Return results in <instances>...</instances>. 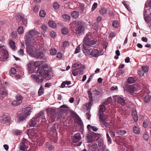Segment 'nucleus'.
Masks as SVG:
<instances>
[{
	"mask_svg": "<svg viewBox=\"0 0 151 151\" xmlns=\"http://www.w3.org/2000/svg\"><path fill=\"white\" fill-rule=\"evenodd\" d=\"M97 4L96 3H94L92 5V7L91 8V10L93 11L96 8L97 6Z\"/></svg>",
	"mask_w": 151,
	"mask_h": 151,
	"instance_id": "5fc2aeb1",
	"label": "nucleus"
},
{
	"mask_svg": "<svg viewBox=\"0 0 151 151\" xmlns=\"http://www.w3.org/2000/svg\"><path fill=\"white\" fill-rule=\"evenodd\" d=\"M44 110H42L37 115H35V117L38 119V120L40 121V117H41L42 119H45V117L44 116Z\"/></svg>",
	"mask_w": 151,
	"mask_h": 151,
	"instance_id": "f3484780",
	"label": "nucleus"
},
{
	"mask_svg": "<svg viewBox=\"0 0 151 151\" xmlns=\"http://www.w3.org/2000/svg\"><path fill=\"white\" fill-rule=\"evenodd\" d=\"M142 70L144 72L146 73L147 72L148 70V67L147 66H144L142 67Z\"/></svg>",
	"mask_w": 151,
	"mask_h": 151,
	"instance_id": "de8ad7c7",
	"label": "nucleus"
},
{
	"mask_svg": "<svg viewBox=\"0 0 151 151\" xmlns=\"http://www.w3.org/2000/svg\"><path fill=\"white\" fill-rule=\"evenodd\" d=\"M99 114L101 122L106 127H107L108 123L105 121L106 119L104 114L103 113Z\"/></svg>",
	"mask_w": 151,
	"mask_h": 151,
	"instance_id": "ddd939ff",
	"label": "nucleus"
},
{
	"mask_svg": "<svg viewBox=\"0 0 151 151\" xmlns=\"http://www.w3.org/2000/svg\"><path fill=\"white\" fill-rule=\"evenodd\" d=\"M22 133V131L19 130H16L15 131L14 134L16 135H20Z\"/></svg>",
	"mask_w": 151,
	"mask_h": 151,
	"instance_id": "13d9d810",
	"label": "nucleus"
},
{
	"mask_svg": "<svg viewBox=\"0 0 151 151\" xmlns=\"http://www.w3.org/2000/svg\"><path fill=\"white\" fill-rule=\"evenodd\" d=\"M87 141L88 142H91L92 140V137L90 135L87 136Z\"/></svg>",
	"mask_w": 151,
	"mask_h": 151,
	"instance_id": "4d7b16f0",
	"label": "nucleus"
},
{
	"mask_svg": "<svg viewBox=\"0 0 151 151\" xmlns=\"http://www.w3.org/2000/svg\"><path fill=\"white\" fill-rule=\"evenodd\" d=\"M31 112L30 110L25 111L24 112L20 113L17 116L18 121L19 122L23 121L30 114Z\"/></svg>",
	"mask_w": 151,
	"mask_h": 151,
	"instance_id": "7ed1b4c3",
	"label": "nucleus"
},
{
	"mask_svg": "<svg viewBox=\"0 0 151 151\" xmlns=\"http://www.w3.org/2000/svg\"><path fill=\"white\" fill-rule=\"evenodd\" d=\"M85 41V37L84 38L83 40V45H79L76 48V49L74 52V54H77L79 53L80 51V46H83V51L84 53H85V47H84V41Z\"/></svg>",
	"mask_w": 151,
	"mask_h": 151,
	"instance_id": "dca6fc26",
	"label": "nucleus"
},
{
	"mask_svg": "<svg viewBox=\"0 0 151 151\" xmlns=\"http://www.w3.org/2000/svg\"><path fill=\"white\" fill-rule=\"evenodd\" d=\"M144 19L145 21L147 22H149L151 21V13H150V16H147L145 17Z\"/></svg>",
	"mask_w": 151,
	"mask_h": 151,
	"instance_id": "4c0bfd02",
	"label": "nucleus"
},
{
	"mask_svg": "<svg viewBox=\"0 0 151 151\" xmlns=\"http://www.w3.org/2000/svg\"><path fill=\"white\" fill-rule=\"evenodd\" d=\"M57 52L56 49L54 48H52L50 50V53L52 55H55Z\"/></svg>",
	"mask_w": 151,
	"mask_h": 151,
	"instance_id": "37998d69",
	"label": "nucleus"
},
{
	"mask_svg": "<svg viewBox=\"0 0 151 151\" xmlns=\"http://www.w3.org/2000/svg\"><path fill=\"white\" fill-rule=\"evenodd\" d=\"M116 132L117 134L120 135H124L127 133V132L125 130H116Z\"/></svg>",
	"mask_w": 151,
	"mask_h": 151,
	"instance_id": "72a5a7b5",
	"label": "nucleus"
},
{
	"mask_svg": "<svg viewBox=\"0 0 151 151\" xmlns=\"http://www.w3.org/2000/svg\"><path fill=\"white\" fill-rule=\"evenodd\" d=\"M34 11L35 12H37L39 11V8L37 6H35L34 8Z\"/></svg>",
	"mask_w": 151,
	"mask_h": 151,
	"instance_id": "774afa93",
	"label": "nucleus"
},
{
	"mask_svg": "<svg viewBox=\"0 0 151 151\" xmlns=\"http://www.w3.org/2000/svg\"><path fill=\"white\" fill-rule=\"evenodd\" d=\"M134 81V79L133 77H129L127 79V82L129 83H133Z\"/></svg>",
	"mask_w": 151,
	"mask_h": 151,
	"instance_id": "79ce46f5",
	"label": "nucleus"
},
{
	"mask_svg": "<svg viewBox=\"0 0 151 151\" xmlns=\"http://www.w3.org/2000/svg\"><path fill=\"white\" fill-rule=\"evenodd\" d=\"M62 17L64 21L65 22H68L70 19V16L67 14H65L63 15Z\"/></svg>",
	"mask_w": 151,
	"mask_h": 151,
	"instance_id": "393cba45",
	"label": "nucleus"
},
{
	"mask_svg": "<svg viewBox=\"0 0 151 151\" xmlns=\"http://www.w3.org/2000/svg\"><path fill=\"white\" fill-rule=\"evenodd\" d=\"M46 145V147L48 149V150H53L54 147L51 144L47 142Z\"/></svg>",
	"mask_w": 151,
	"mask_h": 151,
	"instance_id": "ea45409f",
	"label": "nucleus"
},
{
	"mask_svg": "<svg viewBox=\"0 0 151 151\" xmlns=\"http://www.w3.org/2000/svg\"><path fill=\"white\" fill-rule=\"evenodd\" d=\"M151 97L148 94H147L144 98V100L145 103H148L150 100Z\"/></svg>",
	"mask_w": 151,
	"mask_h": 151,
	"instance_id": "c756f323",
	"label": "nucleus"
},
{
	"mask_svg": "<svg viewBox=\"0 0 151 151\" xmlns=\"http://www.w3.org/2000/svg\"><path fill=\"white\" fill-rule=\"evenodd\" d=\"M80 134L79 133H77L71 137L70 141L71 144L75 145L80 146L81 144V142H79L80 139Z\"/></svg>",
	"mask_w": 151,
	"mask_h": 151,
	"instance_id": "f03ea898",
	"label": "nucleus"
},
{
	"mask_svg": "<svg viewBox=\"0 0 151 151\" xmlns=\"http://www.w3.org/2000/svg\"><path fill=\"white\" fill-rule=\"evenodd\" d=\"M8 52L7 51H4L3 53V59L6 60L8 58Z\"/></svg>",
	"mask_w": 151,
	"mask_h": 151,
	"instance_id": "7c9ffc66",
	"label": "nucleus"
},
{
	"mask_svg": "<svg viewBox=\"0 0 151 151\" xmlns=\"http://www.w3.org/2000/svg\"><path fill=\"white\" fill-rule=\"evenodd\" d=\"M99 114L103 113V112L105 110V107L104 105V104L100 105L99 107Z\"/></svg>",
	"mask_w": 151,
	"mask_h": 151,
	"instance_id": "5701e85b",
	"label": "nucleus"
},
{
	"mask_svg": "<svg viewBox=\"0 0 151 151\" xmlns=\"http://www.w3.org/2000/svg\"><path fill=\"white\" fill-rule=\"evenodd\" d=\"M18 53L21 56H23L24 54V52L23 49H20L18 51Z\"/></svg>",
	"mask_w": 151,
	"mask_h": 151,
	"instance_id": "338daca9",
	"label": "nucleus"
},
{
	"mask_svg": "<svg viewBox=\"0 0 151 151\" xmlns=\"http://www.w3.org/2000/svg\"><path fill=\"white\" fill-rule=\"evenodd\" d=\"M149 124V122L147 120L144 121L143 123V126L145 128H147Z\"/></svg>",
	"mask_w": 151,
	"mask_h": 151,
	"instance_id": "09e8293b",
	"label": "nucleus"
},
{
	"mask_svg": "<svg viewBox=\"0 0 151 151\" xmlns=\"http://www.w3.org/2000/svg\"><path fill=\"white\" fill-rule=\"evenodd\" d=\"M46 110L48 116L51 118L54 116L56 114V111L54 109L47 108Z\"/></svg>",
	"mask_w": 151,
	"mask_h": 151,
	"instance_id": "f8f14e48",
	"label": "nucleus"
},
{
	"mask_svg": "<svg viewBox=\"0 0 151 151\" xmlns=\"http://www.w3.org/2000/svg\"><path fill=\"white\" fill-rule=\"evenodd\" d=\"M71 15L74 18L76 19L79 16V13L78 12L75 11L71 12Z\"/></svg>",
	"mask_w": 151,
	"mask_h": 151,
	"instance_id": "aec40b11",
	"label": "nucleus"
},
{
	"mask_svg": "<svg viewBox=\"0 0 151 151\" xmlns=\"http://www.w3.org/2000/svg\"><path fill=\"white\" fill-rule=\"evenodd\" d=\"M91 52L89 50L86 49V55H90Z\"/></svg>",
	"mask_w": 151,
	"mask_h": 151,
	"instance_id": "69168bd1",
	"label": "nucleus"
},
{
	"mask_svg": "<svg viewBox=\"0 0 151 151\" xmlns=\"http://www.w3.org/2000/svg\"><path fill=\"white\" fill-rule=\"evenodd\" d=\"M48 77L44 76L43 75H39L36 76L34 74H32L31 75V77L37 83H42L44 80Z\"/></svg>",
	"mask_w": 151,
	"mask_h": 151,
	"instance_id": "20e7f679",
	"label": "nucleus"
},
{
	"mask_svg": "<svg viewBox=\"0 0 151 151\" xmlns=\"http://www.w3.org/2000/svg\"><path fill=\"white\" fill-rule=\"evenodd\" d=\"M53 6L55 9H58L59 7V5L57 2H55L53 3Z\"/></svg>",
	"mask_w": 151,
	"mask_h": 151,
	"instance_id": "3c124183",
	"label": "nucleus"
},
{
	"mask_svg": "<svg viewBox=\"0 0 151 151\" xmlns=\"http://www.w3.org/2000/svg\"><path fill=\"white\" fill-rule=\"evenodd\" d=\"M132 114L133 119L135 122H137L138 120L137 112L136 109H134L132 111Z\"/></svg>",
	"mask_w": 151,
	"mask_h": 151,
	"instance_id": "6ab92c4d",
	"label": "nucleus"
},
{
	"mask_svg": "<svg viewBox=\"0 0 151 151\" xmlns=\"http://www.w3.org/2000/svg\"><path fill=\"white\" fill-rule=\"evenodd\" d=\"M10 72L11 73L14 74L16 72V69L14 68H12L10 70Z\"/></svg>",
	"mask_w": 151,
	"mask_h": 151,
	"instance_id": "6e6d98bb",
	"label": "nucleus"
},
{
	"mask_svg": "<svg viewBox=\"0 0 151 151\" xmlns=\"http://www.w3.org/2000/svg\"><path fill=\"white\" fill-rule=\"evenodd\" d=\"M78 65L77 64H75L73 65L72 74L74 76H76L81 74L80 69H79L78 68H76V67Z\"/></svg>",
	"mask_w": 151,
	"mask_h": 151,
	"instance_id": "6e6552de",
	"label": "nucleus"
},
{
	"mask_svg": "<svg viewBox=\"0 0 151 151\" xmlns=\"http://www.w3.org/2000/svg\"><path fill=\"white\" fill-rule=\"evenodd\" d=\"M68 108V107L67 106H66L65 104L61 106L60 107V108H59V110L60 111H63V110H62L61 109H60L61 108Z\"/></svg>",
	"mask_w": 151,
	"mask_h": 151,
	"instance_id": "e2e57ef3",
	"label": "nucleus"
},
{
	"mask_svg": "<svg viewBox=\"0 0 151 151\" xmlns=\"http://www.w3.org/2000/svg\"><path fill=\"white\" fill-rule=\"evenodd\" d=\"M50 36L54 38L56 36V34L54 31L51 32L50 33Z\"/></svg>",
	"mask_w": 151,
	"mask_h": 151,
	"instance_id": "bf43d9fd",
	"label": "nucleus"
},
{
	"mask_svg": "<svg viewBox=\"0 0 151 151\" xmlns=\"http://www.w3.org/2000/svg\"><path fill=\"white\" fill-rule=\"evenodd\" d=\"M9 45L11 48L13 50L15 49V42L12 40H10L9 42Z\"/></svg>",
	"mask_w": 151,
	"mask_h": 151,
	"instance_id": "473e14b6",
	"label": "nucleus"
},
{
	"mask_svg": "<svg viewBox=\"0 0 151 151\" xmlns=\"http://www.w3.org/2000/svg\"><path fill=\"white\" fill-rule=\"evenodd\" d=\"M69 42L68 41H65L64 42L63 44V47H66V46H68Z\"/></svg>",
	"mask_w": 151,
	"mask_h": 151,
	"instance_id": "680f3d73",
	"label": "nucleus"
},
{
	"mask_svg": "<svg viewBox=\"0 0 151 151\" xmlns=\"http://www.w3.org/2000/svg\"><path fill=\"white\" fill-rule=\"evenodd\" d=\"M74 121L75 122L77 123L79 125H81L83 124L81 120L78 116H75Z\"/></svg>",
	"mask_w": 151,
	"mask_h": 151,
	"instance_id": "4be33fe9",
	"label": "nucleus"
},
{
	"mask_svg": "<svg viewBox=\"0 0 151 151\" xmlns=\"http://www.w3.org/2000/svg\"><path fill=\"white\" fill-rule=\"evenodd\" d=\"M39 15L40 17H43L46 15V12L44 10H42L40 11L39 12Z\"/></svg>",
	"mask_w": 151,
	"mask_h": 151,
	"instance_id": "58836bf2",
	"label": "nucleus"
},
{
	"mask_svg": "<svg viewBox=\"0 0 151 151\" xmlns=\"http://www.w3.org/2000/svg\"><path fill=\"white\" fill-rule=\"evenodd\" d=\"M41 62L40 61H36V62H34V64L35 67H38L41 64Z\"/></svg>",
	"mask_w": 151,
	"mask_h": 151,
	"instance_id": "864d4df0",
	"label": "nucleus"
},
{
	"mask_svg": "<svg viewBox=\"0 0 151 151\" xmlns=\"http://www.w3.org/2000/svg\"><path fill=\"white\" fill-rule=\"evenodd\" d=\"M57 57L59 59H61L62 58V54L60 52H58L57 54Z\"/></svg>",
	"mask_w": 151,
	"mask_h": 151,
	"instance_id": "0e129e2a",
	"label": "nucleus"
},
{
	"mask_svg": "<svg viewBox=\"0 0 151 151\" xmlns=\"http://www.w3.org/2000/svg\"><path fill=\"white\" fill-rule=\"evenodd\" d=\"M113 97L115 100H117L118 102L122 105H124L126 103L125 100L119 96L115 95Z\"/></svg>",
	"mask_w": 151,
	"mask_h": 151,
	"instance_id": "1a4fd4ad",
	"label": "nucleus"
},
{
	"mask_svg": "<svg viewBox=\"0 0 151 151\" xmlns=\"http://www.w3.org/2000/svg\"><path fill=\"white\" fill-rule=\"evenodd\" d=\"M44 88L43 87L41 86L38 91V93L39 96L42 95L44 92Z\"/></svg>",
	"mask_w": 151,
	"mask_h": 151,
	"instance_id": "c9c22d12",
	"label": "nucleus"
},
{
	"mask_svg": "<svg viewBox=\"0 0 151 151\" xmlns=\"http://www.w3.org/2000/svg\"><path fill=\"white\" fill-rule=\"evenodd\" d=\"M107 10L106 8H101L99 11V14L101 15H104L106 14L107 12Z\"/></svg>",
	"mask_w": 151,
	"mask_h": 151,
	"instance_id": "bb28decb",
	"label": "nucleus"
},
{
	"mask_svg": "<svg viewBox=\"0 0 151 151\" xmlns=\"http://www.w3.org/2000/svg\"><path fill=\"white\" fill-rule=\"evenodd\" d=\"M0 94L2 95H5L7 94V92L4 87H3L0 89Z\"/></svg>",
	"mask_w": 151,
	"mask_h": 151,
	"instance_id": "2f4dec72",
	"label": "nucleus"
},
{
	"mask_svg": "<svg viewBox=\"0 0 151 151\" xmlns=\"http://www.w3.org/2000/svg\"><path fill=\"white\" fill-rule=\"evenodd\" d=\"M47 69V68L42 66L37 70V72L40 74V75H43L44 76H48L49 74Z\"/></svg>",
	"mask_w": 151,
	"mask_h": 151,
	"instance_id": "423d86ee",
	"label": "nucleus"
},
{
	"mask_svg": "<svg viewBox=\"0 0 151 151\" xmlns=\"http://www.w3.org/2000/svg\"><path fill=\"white\" fill-rule=\"evenodd\" d=\"M20 20L22 21V22L23 23V24L25 25L27 24V19L25 18V17L24 16H20Z\"/></svg>",
	"mask_w": 151,
	"mask_h": 151,
	"instance_id": "f704fd0d",
	"label": "nucleus"
},
{
	"mask_svg": "<svg viewBox=\"0 0 151 151\" xmlns=\"http://www.w3.org/2000/svg\"><path fill=\"white\" fill-rule=\"evenodd\" d=\"M99 51L98 50L96 49L93 50L91 52L90 55H92V56L96 57L98 55Z\"/></svg>",
	"mask_w": 151,
	"mask_h": 151,
	"instance_id": "b1692460",
	"label": "nucleus"
},
{
	"mask_svg": "<svg viewBox=\"0 0 151 151\" xmlns=\"http://www.w3.org/2000/svg\"><path fill=\"white\" fill-rule=\"evenodd\" d=\"M41 28L44 31H46L47 29V26L45 24H43Z\"/></svg>",
	"mask_w": 151,
	"mask_h": 151,
	"instance_id": "052dcab7",
	"label": "nucleus"
},
{
	"mask_svg": "<svg viewBox=\"0 0 151 151\" xmlns=\"http://www.w3.org/2000/svg\"><path fill=\"white\" fill-rule=\"evenodd\" d=\"M50 27L52 28H55L56 27V24L54 21H49L48 22Z\"/></svg>",
	"mask_w": 151,
	"mask_h": 151,
	"instance_id": "cd10ccee",
	"label": "nucleus"
},
{
	"mask_svg": "<svg viewBox=\"0 0 151 151\" xmlns=\"http://www.w3.org/2000/svg\"><path fill=\"white\" fill-rule=\"evenodd\" d=\"M124 71L123 70H120L118 73L116 74V76L117 77H119L122 76L124 73Z\"/></svg>",
	"mask_w": 151,
	"mask_h": 151,
	"instance_id": "a18cd8bd",
	"label": "nucleus"
},
{
	"mask_svg": "<svg viewBox=\"0 0 151 151\" xmlns=\"http://www.w3.org/2000/svg\"><path fill=\"white\" fill-rule=\"evenodd\" d=\"M135 90H136V88L133 85H130L127 88V91L132 95L134 94Z\"/></svg>",
	"mask_w": 151,
	"mask_h": 151,
	"instance_id": "a211bd4d",
	"label": "nucleus"
},
{
	"mask_svg": "<svg viewBox=\"0 0 151 151\" xmlns=\"http://www.w3.org/2000/svg\"><path fill=\"white\" fill-rule=\"evenodd\" d=\"M28 70L30 73L34 72L35 71V68L34 64V62H31L28 65Z\"/></svg>",
	"mask_w": 151,
	"mask_h": 151,
	"instance_id": "2eb2a0df",
	"label": "nucleus"
},
{
	"mask_svg": "<svg viewBox=\"0 0 151 151\" xmlns=\"http://www.w3.org/2000/svg\"><path fill=\"white\" fill-rule=\"evenodd\" d=\"M149 137V134L148 133H145L143 135V138L144 139L147 140Z\"/></svg>",
	"mask_w": 151,
	"mask_h": 151,
	"instance_id": "603ef678",
	"label": "nucleus"
},
{
	"mask_svg": "<svg viewBox=\"0 0 151 151\" xmlns=\"http://www.w3.org/2000/svg\"><path fill=\"white\" fill-rule=\"evenodd\" d=\"M17 31L19 34H22L24 32L23 28L22 27H19L17 29Z\"/></svg>",
	"mask_w": 151,
	"mask_h": 151,
	"instance_id": "e433bc0d",
	"label": "nucleus"
},
{
	"mask_svg": "<svg viewBox=\"0 0 151 151\" xmlns=\"http://www.w3.org/2000/svg\"><path fill=\"white\" fill-rule=\"evenodd\" d=\"M96 44V42L93 40H89L88 41H87L86 40V45L88 46H91Z\"/></svg>",
	"mask_w": 151,
	"mask_h": 151,
	"instance_id": "412c9836",
	"label": "nucleus"
},
{
	"mask_svg": "<svg viewBox=\"0 0 151 151\" xmlns=\"http://www.w3.org/2000/svg\"><path fill=\"white\" fill-rule=\"evenodd\" d=\"M61 31L62 33L64 35H66L68 32V29L66 28H63L61 30Z\"/></svg>",
	"mask_w": 151,
	"mask_h": 151,
	"instance_id": "a19ab883",
	"label": "nucleus"
},
{
	"mask_svg": "<svg viewBox=\"0 0 151 151\" xmlns=\"http://www.w3.org/2000/svg\"><path fill=\"white\" fill-rule=\"evenodd\" d=\"M39 121L38 119L35 117L32 118L29 123V125L30 127H34Z\"/></svg>",
	"mask_w": 151,
	"mask_h": 151,
	"instance_id": "4468645a",
	"label": "nucleus"
},
{
	"mask_svg": "<svg viewBox=\"0 0 151 151\" xmlns=\"http://www.w3.org/2000/svg\"><path fill=\"white\" fill-rule=\"evenodd\" d=\"M138 73L139 76H144L145 73L142 70H139Z\"/></svg>",
	"mask_w": 151,
	"mask_h": 151,
	"instance_id": "8fccbe9b",
	"label": "nucleus"
},
{
	"mask_svg": "<svg viewBox=\"0 0 151 151\" xmlns=\"http://www.w3.org/2000/svg\"><path fill=\"white\" fill-rule=\"evenodd\" d=\"M16 100L11 103L13 106H17L20 105L22 102L23 97L19 94H17L15 96Z\"/></svg>",
	"mask_w": 151,
	"mask_h": 151,
	"instance_id": "39448f33",
	"label": "nucleus"
},
{
	"mask_svg": "<svg viewBox=\"0 0 151 151\" xmlns=\"http://www.w3.org/2000/svg\"><path fill=\"white\" fill-rule=\"evenodd\" d=\"M84 27L82 26H80L78 29V33H81L84 31Z\"/></svg>",
	"mask_w": 151,
	"mask_h": 151,
	"instance_id": "c03bdc74",
	"label": "nucleus"
},
{
	"mask_svg": "<svg viewBox=\"0 0 151 151\" xmlns=\"http://www.w3.org/2000/svg\"><path fill=\"white\" fill-rule=\"evenodd\" d=\"M147 3H146L145 5V10L144 11V17L145 16V13L147 12V11H149V10H150V7H148L147 6Z\"/></svg>",
	"mask_w": 151,
	"mask_h": 151,
	"instance_id": "49530a36",
	"label": "nucleus"
},
{
	"mask_svg": "<svg viewBox=\"0 0 151 151\" xmlns=\"http://www.w3.org/2000/svg\"><path fill=\"white\" fill-rule=\"evenodd\" d=\"M88 95L89 97V101L88 104H86V106L87 109H89L90 108L91 106V103L93 101V98L92 94L91 91H88Z\"/></svg>",
	"mask_w": 151,
	"mask_h": 151,
	"instance_id": "9d476101",
	"label": "nucleus"
},
{
	"mask_svg": "<svg viewBox=\"0 0 151 151\" xmlns=\"http://www.w3.org/2000/svg\"><path fill=\"white\" fill-rule=\"evenodd\" d=\"M41 36V34L38 31L31 30L26 34L25 40L27 52L32 56L40 59L44 58V54L36 50L33 44L38 39L37 37Z\"/></svg>",
	"mask_w": 151,
	"mask_h": 151,
	"instance_id": "f257e3e1",
	"label": "nucleus"
},
{
	"mask_svg": "<svg viewBox=\"0 0 151 151\" xmlns=\"http://www.w3.org/2000/svg\"><path fill=\"white\" fill-rule=\"evenodd\" d=\"M111 102H112V98L111 97H110L107 98L103 104L106 105L111 104Z\"/></svg>",
	"mask_w": 151,
	"mask_h": 151,
	"instance_id": "c85d7f7f",
	"label": "nucleus"
},
{
	"mask_svg": "<svg viewBox=\"0 0 151 151\" xmlns=\"http://www.w3.org/2000/svg\"><path fill=\"white\" fill-rule=\"evenodd\" d=\"M11 118L9 116L3 115L1 117L0 122L2 124L9 123L10 122Z\"/></svg>",
	"mask_w": 151,
	"mask_h": 151,
	"instance_id": "0eeeda50",
	"label": "nucleus"
},
{
	"mask_svg": "<svg viewBox=\"0 0 151 151\" xmlns=\"http://www.w3.org/2000/svg\"><path fill=\"white\" fill-rule=\"evenodd\" d=\"M133 131L136 134H139L140 132V129L138 126H134L133 128Z\"/></svg>",
	"mask_w": 151,
	"mask_h": 151,
	"instance_id": "a878e982",
	"label": "nucleus"
},
{
	"mask_svg": "<svg viewBox=\"0 0 151 151\" xmlns=\"http://www.w3.org/2000/svg\"><path fill=\"white\" fill-rule=\"evenodd\" d=\"M27 142V140L25 139H23L22 142H21L19 145V148L20 150L22 151H25L27 149V147L26 146L25 143Z\"/></svg>",
	"mask_w": 151,
	"mask_h": 151,
	"instance_id": "9b49d317",
	"label": "nucleus"
}]
</instances>
